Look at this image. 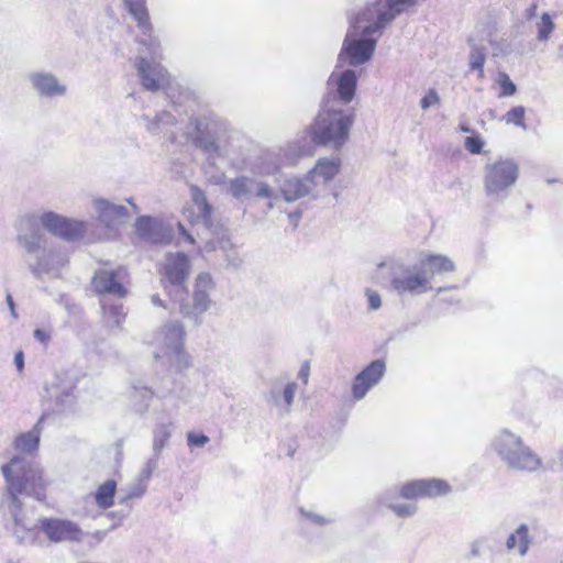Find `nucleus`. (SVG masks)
I'll list each match as a JSON object with an SVG mask.
<instances>
[{
  "label": "nucleus",
  "instance_id": "c03bdc74",
  "mask_svg": "<svg viewBox=\"0 0 563 563\" xmlns=\"http://www.w3.org/2000/svg\"><path fill=\"white\" fill-rule=\"evenodd\" d=\"M146 488H147L146 484L137 481V483H135L129 487L125 497L122 498L120 500V503L122 504L129 499L142 497L145 494Z\"/></svg>",
  "mask_w": 563,
  "mask_h": 563
},
{
  "label": "nucleus",
  "instance_id": "8fccbe9b",
  "mask_svg": "<svg viewBox=\"0 0 563 563\" xmlns=\"http://www.w3.org/2000/svg\"><path fill=\"white\" fill-rule=\"evenodd\" d=\"M189 446L201 448L209 442V438L201 433L189 432L187 435Z\"/></svg>",
  "mask_w": 563,
  "mask_h": 563
},
{
  "label": "nucleus",
  "instance_id": "49530a36",
  "mask_svg": "<svg viewBox=\"0 0 563 563\" xmlns=\"http://www.w3.org/2000/svg\"><path fill=\"white\" fill-rule=\"evenodd\" d=\"M440 102V97L437 90L429 89L426 95L420 100V107L423 110L429 109L430 107L437 106Z\"/></svg>",
  "mask_w": 563,
  "mask_h": 563
},
{
  "label": "nucleus",
  "instance_id": "7c9ffc66",
  "mask_svg": "<svg viewBox=\"0 0 563 563\" xmlns=\"http://www.w3.org/2000/svg\"><path fill=\"white\" fill-rule=\"evenodd\" d=\"M115 490L117 482L114 479H108L102 483L95 494L96 505L102 509H108L113 506Z\"/></svg>",
  "mask_w": 563,
  "mask_h": 563
},
{
  "label": "nucleus",
  "instance_id": "ea45409f",
  "mask_svg": "<svg viewBox=\"0 0 563 563\" xmlns=\"http://www.w3.org/2000/svg\"><path fill=\"white\" fill-rule=\"evenodd\" d=\"M555 25L552 16L549 13H543L540 18V21L537 24L538 29V40L540 42H545L550 38Z\"/></svg>",
  "mask_w": 563,
  "mask_h": 563
},
{
  "label": "nucleus",
  "instance_id": "9d476101",
  "mask_svg": "<svg viewBox=\"0 0 563 563\" xmlns=\"http://www.w3.org/2000/svg\"><path fill=\"white\" fill-rule=\"evenodd\" d=\"M162 284L174 300H183L187 295L185 282L190 273L189 257L181 253H168L161 266Z\"/></svg>",
  "mask_w": 563,
  "mask_h": 563
},
{
  "label": "nucleus",
  "instance_id": "1a4fd4ad",
  "mask_svg": "<svg viewBox=\"0 0 563 563\" xmlns=\"http://www.w3.org/2000/svg\"><path fill=\"white\" fill-rule=\"evenodd\" d=\"M519 178V165L514 158H498L488 162L483 172V187L486 196L504 201Z\"/></svg>",
  "mask_w": 563,
  "mask_h": 563
},
{
  "label": "nucleus",
  "instance_id": "4468645a",
  "mask_svg": "<svg viewBox=\"0 0 563 563\" xmlns=\"http://www.w3.org/2000/svg\"><path fill=\"white\" fill-rule=\"evenodd\" d=\"M357 76L352 69L332 71L328 79L329 93L325 99H335L338 106H347L355 96Z\"/></svg>",
  "mask_w": 563,
  "mask_h": 563
},
{
  "label": "nucleus",
  "instance_id": "20e7f679",
  "mask_svg": "<svg viewBox=\"0 0 563 563\" xmlns=\"http://www.w3.org/2000/svg\"><path fill=\"white\" fill-rule=\"evenodd\" d=\"M377 267L387 271L391 290L398 295L415 296L431 290L432 278L453 272L455 264L446 255L421 252L416 265L409 266L399 258L387 257Z\"/></svg>",
  "mask_w": 563,
  "mask_h": 563
},
{
  "label": "nucleus",
  "instance_id": "5fc2aeb1",
  "mask_svg": "<svg viewBox=\"0 0 563 563\" xmlns=\"http://www.w3.org/2000/svg\"><path fill=\"white\" fill-rule=\"evenodd\" d=\"M278 169H279V164H273L272 166H261L260 173L265 174V175H271V174H274L275 172H277Z\"/></svg>",
  "mask_w": 563,
  "mask_h": 563
},
{
  "label": "nucleus",
  "instance_id": "cd10ccee",
  "mask_svg": "<svg viewBox=\"0 0 563 563\" xmlns=\"http://www.w3.org/2000/svg\"><path fill=\"white\" fill-rule=\"evenodd\" d=\"M46 418V415H42V417L30 431L21 433L15 438L14 448L18 451L32 453L37 450L40 437L43 431V423Z\"/></svg>",
  "mask_w": 563,
  "mask_h": 563
},
{
  "label": "nucleus",
  "instance_id": "ddd939ff",
  "mask_svg": "<svg viewBox=\"0 0 563 563\" xmlns=\"http://www.w3.org/2000/svg\"><path fill=\"white\" fill-rule=\"evenodd\" d=\"M38 532L42 531L45 537L55 543L80 541L84 532L79 526L67 519L42 517L36 523Z\"/></svg>",
  "mask_w": 563,
  "mask_h": 563
},
{
  "label": "nucleus",
  "instance_id": "4c0bfd02",
  "mask_svg": "<svg viewBox=\"0 0 563 563\" xmlns=\"http://www.w3.org/2000/svg\"><path fill=\"white\" fill-rule=\"evenodd\" d=\"M283 152V162L286 165H295L299 157L307 154L306 146H301L297 143L288 144Z\"/></svg>",
  "mask_w": 563,
  "mask_h": 563
},
{
  "label": "nucleus",
  "instance_id": "423d86ee",
  "mask_svg": "<svg viewBox=\"0 0 563 563\" xmlns=\"http://www.w3.org/2000/svg\"><path fill=\"white\" fill-rule=\"evenodd\" d=\"M354 121L353 108L338 106L335 99H325L310 125L309 134L316 144L339 150L349 141Z\"/></svg>",
  "mask_w": 563,
  "mask_h": 563
},
{
  "label": "nucleus",
  "instance_id": "58836bf2",
  "mask_svg": "<svg viewBox=\"0 0 563 563\" xmlns=\"http://www.w3.org/2000/svg\"><path fill=\"white\" fill-rule=\"evenodd\" d=\"M145 123V128L151 133H159L163 128L173 122L174 118L169 113H163L159 115H155L153 120L148 117H143Z\"/></svg>",
  "mask_w": 563,
  "mask_h": 563
},
{
  "label": "nucleus",
  "instance_id": "de8ad7c7",
  "mask_svg": "<svg viewBox=\"0 0 563 563\" xmlns=\"http://www.w3.org/2000/svg\"><path fill=\"white\" fill-rule=\"evenodd\" d=\"M365 296L367 298L368 308L371 310H378L382 307V299L376 290L371 288L365 289Z\"/></svg>",
  "mask_w": 563,
  "mask_h": 563
},
{
  "label": "nucleus",
  "instance_id": "f704fd0d",
  "mask_svg": "<svg viewBox=\"0 0 563 563\" xmlns=\"http://www.w3.org/2000/svg\"><path fill=\"white\" fill-rule=\"evenodd\" d=\"M485 60L486 47L483 45L473 44L468 56V66L471 70H476L478 73V78L481 79L485 77Z\"/></svg>",
  "mask_w": 563,
  "mask_h": 563
},
{
  "label": "nucleus",
  "instance_id": "b1692460",
  "mask_svg": "<svg viewBox=\"0 0 563 563\" xmlns=\"http://www.w3.org/2000/svg\"><path fill=\"white\" fill-rule=\"evenodd\" d=\"M522 443L523 440L520 435L508 429H503L493 438L492 448L507 464Z\"/></svg>",
  "mask_w": 563,
  "mask_h": 563
},
{
  "label": "nucleus",
  "instance_id": "4be33fe9",
  "mask_svg": "<svg viewBox=\"0 0 563 563\" xmlns=\"http://www.w3.org/2000/svg\"><path fill=\"white\" fill-rule=\"evenodd\" d=\"M279 192L287 202H294L306 197L311 199L320 198L307 174L303 177H288L284 179L279 185Z\"/></svg>",
  "mask_w": 563,
  "mask_h": 563
},
{
  "label": "nucleus",
  "instance_id": "2f4dec72",
  "mask_svg": "<svg viewBox=\"0 0 563 563\" xmlns=\"http://www.w3.org/2000/svg\"><path fill=\"white\" fill-rule=\"evenodd\" d=\"M153 396L154 391L150 388L134 386L130 391L131 406L136 412L143 413L148 409Z\"/></svg>",
  "mask_w": 563,
  "mask_h": 563
},
{
  "label": "nucleus",
  "instance_id": "c9c22d12",
  "mask_svg": "<svg viewBox=\"0 0 563 563\" xmlns=\"http://www.w3.org/2000/svg\"><path fill=\"white\" fill-rule=\"evenodd\" d=\"M173 424L168 423H159L155 427L153 431V450L156 454L164 449L167 444L170 435H172Z\"/></svg>",
  "mask_w": 563,
  "mask_h": 563
},
{
  "label": "nucleus",
  "instance_id": "72a5a7b5",
  "mask_svg": "<svg viewBox=\"0 0 563 563\" xmlns=\"http://www.w3.org/2000/svg\"><path fill=\"white\" fill-rule=\"evenodd\" d=\"M101 309L103 320L109 327H119L125 318V311L121 303H108L106 300H101Z\"/></svg>",
  "mask_w": 563,
  "mask_h": 563
},
{
  "label": "nucleus",
  "instance_id": "a878e982",
  "mask_svg": "<svg viewBox=\"0 0 563 563\" xmlns=\"http://www.w3.org/2000/svg\"><path fill=\"white\" fill-rule=\"evenodd\" d=\"M296 391L297 384L295 382H290L285 385L276 382L272 385L266 396V400L283 412H289Z\"/></svg>",
  "mask_w": 563,
  "mask_h": 563
},
{
  "label": "nucleus",
  "instance_id": "f257e3e1",
  "mask_svg": "<svg viewBox=\"0 0 563 563\" xmlns=\"http://www.w3.org/2000/svg\"><path fill=\"white\" fill-rule=\"evenodd\" d=\"M66 241L84 238L88 222L67 218L54 211H45L36 218L24 214L16 221V243L27 254L29 269L36 277L56 274L68 262V254L59 246L48 244L40 225Z\"/></svg>",
  "mask_w": 563,
  "mask_h": 563
},
{
  "label": "nucleus",
  "instance_id": "2eb2a0df",
  "mask_svg": "<svg viewBox=\"0 0 563 563\" xmlns=\"http://www.w3.org/2000/svg\"><path fill=\"white\" fill-rule=\"evenodd\" d=\"M97 221L109 230L128 222L130 214L125 206L118 205L107 198L96 197L91 201Z\"/></svg>",
  "mask_w": 563,
  "mask_h": 563
},
{
  "label": "nucleus",
  "instance_id": "412c9836",
  "mask_svg": "<svg viewBox=\"0 0 563 563\" xmlns=\"http://www.w3.org/2000/svg\"><path fill=\"white\" fill-rule=\"evenodd\" d=\"M136 234L151 243H167L172 239V232L163 221L152 217H139L135 221Z\"/></svg>",
  "mask_w": 563,
  "mask_h": 563
},
{
  "label": "nucleus",
  "instance_id": "6e6552de",
  "mask_svg": "<svg viewBox=\"0 0 563 563\" xmlns=\"http://www.w3.org/2000/svg\"><path fill=\"white\" fill-rule=\"evenodd\" d=\"M185 329L179 321H170L154 332L150 344L153 356L166 366H188L189 357L184 351Z\"/></svg>",
  "mask_w": 563,
  "mask_h": 563
},
{
  "label": "nucleus",
  "instance_id": "680f3d73",
  "mask_svg": "<svg viewBox=\"0 0 563 563\" xmlns=\"http://www.w3.org/2000/svg\"><path fill=\"white\" fill-rule=\"evenodd\" d=\"M223 180H224V176H223V175H221V176H219V177L214 178V180H213V181H214L216 184H221Z\"/></svg>",
  "mask_w": 563,
  "mask_h": 563
},
{
  "label": "nucleus",
  "instance_id": "473e14b6",
  "mask_svg": "<svg viewBox=\"0 0 563 563\" xmlns=\"http://www.w3.org/2000/svg\"><path fill=\"white\" fill-rule=\"evenodd\" d=\"M232 246L233 245L229 240L219 241V245H216L213 241H208L203 247V251L210 252L217 250L218 247L221 249L225 255L228 265L238 268L242 265L243 260L238 253L233 252Z\"/></svg>",
  "mask_w": 563,
  "mask_h": 563
},
{
  "label": "nucleus",
  "instance_id": "6ab92c4d",
  "mask_svg": "<svg viewBox=\"0 0 563 563\" xmlns=\"http://www.w3.org/2000/svg\"><path fill=\"white\" fill-rule=\"evenodd\" d=\"M386 372V363L383 360H375L360 372L352 384V396L355 400L363 399L367 393L376 386Z\"/></svg>",
  "mask_w": 563,
  "mask_h": 563
},
{
  "label": "nucleus",
  "instance_id": "e2e57ef3",
  "mask_svg": "<svg viewBox=\"0 0 563 563\" xmlns=\"http://www.w3.org/2000/svg\"><path fill=\"white\" fill-rule=\"evenodd\" d=\"M461 130H462L463 132H470V131H471V129H470L468 126H465V125H462V126H461Z\"/></svg>",
  "mask_w": 563,
  "mask_h": 563
},
{
  "label": "nucleus",
  "instance_id": "a18cd8bd",
  "mask_svg": "<svg viewBox=\"0 0 563 563\" xmlns=\"http://www.w3.org/2000/svg\"><path fill=\"white\" fill-rule=\"evenodd\" d=\"M484 141L478 135L467 136L464 141L465 148L472 154H481Z\"/></svg>",
  "mask_w": 563,
  "mask_h": 563
},
{
  "label": "nucleus",
  "instance_id": "7ed1b4c3",
  "mask_svg": "<svg viewBox=\"0 0 563 563\" xmlns=\"http://www.w3.org/2000/svg\"><path fill=\"white\" fill-rule=\"evenodd\" d=\"M398 14L383 0H375L362 8L351 19L339 63L347 60L351 66H360L368 62L375 51L377 37Z\"/></svg>",
  "mask_w": 563,
  "mask_h": 563
},
{
  "label": "nucleus",
  "instance_id": "f8f14e48",
  "mask_svg": "<svg viewBox=\"0 0 563 563\" xmlns=\"http://www.w3.org/2000/svg\"><path fill=\"white\" fill-rule=\"evenodd\" d=\"M227 191L235 199L250 198L252 196L261 199H267L268 209L274 208V200L278 195L267 183L255 180L247 176H238L227 181Z\"/></svg>",
  "mask_w": 563,
  "mask_h": 563
},
{
  "label": "nucleus",
  "instance_id": "e433bc0d",
  "mask_svg": "<svg viewBox=\"0 0 563 563\" xmlns=\"http://www.w3.org/2000/svg\"><path fill=\"white\" fill-rule=\"evenodd\" d=\"M526 118V109L522 106H517L511 108L509 111H507L504 117L503 121L506 124H514L516 126H519L523 130L527 129V125L525 123Z\"/></svg>",
  "mask_w": 563,
  "mask_h": 563
},
{
  "label": "nucleus",
  "instance_id": "5701e85b",
  "mask_svg": "<svg viewBox=\"0 0 563 563\" xmlns=\"http://www.w3.org/2000/svg\"><path fill=\"white\" fill-rule=\"evenodd\" d=\"M190 192L192 202L183 209V214L191 223H201L208 228L211 223L212 207L198 187H191Z\"/></svg>",
  "mask_w": 563,
  "mask_h": 563
},
{
  "label": "nucleus",
  "instance_id": "c756f323",
  "mask_svg": "<svg viewBox=\"0 0 563 563\" xmlns=\"http://www.w3.org/2000/svg\"><path fill=\"white\" fill-rule=\"evenodd\" d=\"M399 495L398 488H391L387 490L383 497L384 504H386L398 517H411L416 514L417 507L412 504H398L395 503V498Z\"/></svg>",
  "mask_w": 563,
  "mask_h": 563
},
{
  "label": "nucleus",
  "instance_id": "9b49d317",
  "mask_svg": "<svg viewBox=\"0 0 563 563\" xmlns=\"http://www.w3.org/2000/svg\"><path fill=\"white\" fill-rule=\"evenodd\" d=\"M217 287L213 276L208 272H200L192 284L191 303L186 301V296L179 302L180 312L190 319L199 320L213 306L211 298Z\"/></svg>",
  "mask_w": 563,
  "mask_h": 563
},
{
  "label": "nucleus",
  "instance_id": "4d7b16f0",
  "mask_svg": "<svg viewBox=\"0 0 563 563\" xmlns=\"http://www.w3.org/2000/svg\"><path fill=\"white\" fill-rule=\"evenodd\" d=\"M300 216H301L300 212L289 213V220L294 228L297 227Z\"/></svg>",
  "mask_w": 563,
  "mask_h": 563
},
{
  "label": "nucleus",
  "instance_id": "13d9d810",
  "mask_svg": "<svg viewBox=\"0 0 563 563\" xmlns=\"http://www.w3.org/2000/svg\"><path fill=\"white\" fill-rule=\"evenodd\" d=\"M7 303L10 308L11 314L15 318L16 314H15V310H14V302H13V298L11 297V295L7 296Z\"/></svg>",
  "mask_w": 563,
  "mask_h": 563
},
{
  "label": "nucleus",
  "instance_id": "bb28decb",
  "mask_svg": "<svg viewBox=\"0 0 563 563\" xmlns=\"http://www.w3.org/2000/svg\"><path fill=\"white\" fill-rule=\"evenodd\" d=\"M507 466L522 472H536L542 467L540 456L525 442L507 463Z\"/></svg>",
  "mask_w": 563,
  "mask_h": 563
},
{
  "label": "nucleus",
  "instance_id": "39448f33",
  "mask_svg": "<svg viewBox=\"0 0 563 563\" xmlns=\"http://www.w3.org/2000/svg\"><path fill=\"white\" fill-rule=\"evenodd\" d=\"M124 4L131 15L134 18L142 36L139 40L140 53L147 54V57L141 55L136 58V69L141 84L147 90H159L168 85L167 70L155 60L161 55V44L152 35V24L145 8V0H124Z\"/></svg>",
  "mask_w": 563,
  "mask_h": 563
},
{
  "label": "nucleus",
  "instance_id": "a211bd4d",
  "mask_svg": "<svg viewBox=\"0 0 563 563\" xmlns=\"http://www.w3.org/2000/svg\"><path fill=\"white\" fill-rule=\"evenodd\" d=\"M397 488L399 496L406 499L439 497L450 492V485L445 481L437 478L416 479Z\"/></svg>",
  "mask_w": 563,
  "mask_h": 563
},
{
  "label": "nucleus",
  "instance_id": "79ce46f5",
  "mask_svg": "<svg viewBox=\"0 0 563 563\" xmlns=\"http://www.w3.org/2000/svg\"><path fill=\"white\" fill-rule=\"evenodd\" d=\"M300 519L303 525H316V526H324L329 522H331L330 518H325L323 516H320L318 514H314L313 511H308L305 509H299Z\"/></svg>",
  "mask_w": 563,
  "mask_h": 563
},
{
  "label": "nucleus",
  "instance_id": "37998d69",
  "mask_svg": "<svg viewBox=\"0 0 563 563\" xmlns=\"http://www.w3.org/2000/svg\"><path fill=\"white\" fill-rule=\"evenodd\" d=\"M487 539L484 537L477 538L473 540L470 544L468 559H478L481 558L487 548Z\"/></svg>",
  "mask_w": 563,
  "mask_h": 563
},
{
  "label": "nucleus",
  "instance_id": "dca6fc26",
  "mask_svg": "<svg viewBox=\"0 0 563 563\" xmlns=\"http://www.w3.org/2000/svg\"><path fill=\"white\" fill-rule=\"evenodd\" d=\"M31 88L44 98H62L68 92L67 84L48 70H34L27 74Z\"/></svg>",
  "mask_w": 563,
  "mask_h": 563
},
{
  "label": "nucleus",
  "instance_id": "603ef678",
  "mask_svg": "<svg viewBox=\"0 0 563 563\" xmlns=\"http://www.w3.org/2000/svg\"><path fill=\"white\" fill-rule=\"evenodd\" d=\"M14 364L19 373H21L24 368V354L22 351H19L14 355Z\"/></svg>",
  "mask_w": 563,
  "mask_h": 563
},
{
  "label": "nucleus",
  "instance_id": "6e6d98bb",
  "mask_svg": "<svg viewBox=\"0 0 563 563\" xmlns=\"http://www.w3.org/2000/svg\"><path fill=\"white\" fill-rule=\"evenodd\" d=\"M178 229H179V232H180V234L183 235V238H184L188 243H190V244H194V243H195V239H194V236H192L191 234H189V233L185 230V228H184V225H183L181 223H178Z\"/></svg>",
  "mask_w": 563,
  "mask_h": 563
},
{
  "label": "nucleus",
  "instance_id": "0eeeda50",
  "mask_svg": "<svg viewBox=\"0 0 563 563\" xmlns=\"http://www.w3.org/2000/svg\"><path fill=\"white\" fill-rule=\"evenodd\" d=\"M229 131V123L211 111L192 115L187 123L184 135L186 141L203 151L210 157L222 156L219 141Z\"/></svg>",
  "mask_w": 563,
  "mask_h": 563
},
{
  "label": "nucleus",
  "instance_id": "864d4df0",
  "mask_svg": "<svg viewBox=\"0 0 563 563\" xmlns=\"http://www.w3.org/2000/svg\"><path fill=\"white\" fill-rule=\"evenodd\" d=\"M309 372H310V367H309V364L308 363H305L299 373H298V377L300 379H302L303 384H307L308 383V377H309Z\"/></svg>",
  "mask_w": 563,
  "mask_h": 563
},
{
  "label": "nucleus",
  "instance_id": "bf43d9fd",
  "mask_svg": "<svg viewBox=\"0 0 563 563\" xmlns=\"http://www.w3.org/2000/svg\"><path fill=\"white\" fill-rule=\"evenodd\" d=\"M151 300H152L154 306H162L163 305V301H162V299L159 298L158 295H153L151 297Z\"/></svg>",
  "mask_w": 563,
  "mask_h": 563
},
{
  "label": "nucleus",
  "instance_id": "393cba45",
  "mask_svg": "<svg viewBox=\"0 0 563 563\" xmlns=\"http://www.w3.org/2000/svg\"><path fill=\"white\" fill-rule=\"evenodd\" d=\"M78 377L74 371H65L56 375V382L52 394L60 405L73 406L77 387Z\"/></svg>",
  "mask_w": 563,
  "mask_h": 563
},
{
  "label": "nucleus",
  "instance_id": "f03ea898",
  "mask_svg": "<svg viewBox=\"0 0 563 563\" xmlns=\"http://www.w3.org/2000/svg\"><path fill=\"white\" fill-rule=\"evenodd\" d=\"M1 473L7 483L4 503L10 519L9 530L19 544L35 545L38 542V530L36 525H29L26 510L19 495L25 494L43 500L46 489L43 471L36 463L16 455L1 466Z\"/></svg>",
  "mask_w": 563,
  "mask_h": 563
},
{
  "label": "nucleus",
  "instance_id": "aec40b11",
  "mask_svg": "<svg viewBox=\"0 0 563 563\" xmlns=\"http://www.w3.org/2000/svg\"><path fill=\"white\" fill-rule=\"evenodd\" d=\"M126 271L122 267L117 269H100L92 279L95 289L100 294H111L118 297L125 295L124 283Z\"/></svg>",
  "mask_w": 563,
  "mask_h": 563
},
{
  "label": "nucleus",
  "instance_id": "a19ab883",
  "mask_svg": "<svg viewBox=\"0 0 563 563\" xmlns=\"http://www.w3.org/2000/svg\"><path fill=\"white\" fill-rule=\"evenodd\" d=\"M497 82L500 86L498 97H510L516 93L517 87L506 73H499Z\"/></svg>",
  "mask_w": 563,
  "mask_h": 563
},
{
  "label": "nucleus",
  "instance_id": "052dcab7",
  "mask_svg": "<svg viewBox=\"0 0 563 563\" xmlns=\"http://www.w3.org/2000/svg\"><path fill=\"white\" fill-rule=\"evenodd\" d=\"M128 202L132 207L134 213L140 212V209H139L137 205L134 202L133 198H129Z\"/></svg>",
  "mask_w": 563,
  "mask_h": 563
},
{
  "label": "nucleus",
  "instance_id": "3c124183",
  "mask_svg": "<svg viewBox=\"0 0 563 563\" xmlns=\"http://www.w3.org/2000/svg\"><path fill=\"white\" fill-rule=\"evenodd\" d=\"M34 338L44 344L45 346L48 345L51 339H52V332L46 329H36L34 331Z\"/></svg>",
  "mask_w": 563,
  "mask_h": 563
},
{
  "label": "nucleus",
  "instance_id": "f3484780",
  "mask_svg": "<svg viewBox=\"0 0 563 563\" xmlns=\"http://www.w3.org/2000/svg\"><path fill=\"white\" fill-rule=\"evenodd\" d=\"M342 162L339 157H321L307 173V176L318 195L322 197L328 191L329 184L339 175Z\"/></svg>",
  "mask_w": 563,
  "mask_h": 563
},
{
  "label": "nucleus",
  "instance_id": "c85d7f7f",
  "mask_svg": "<svg viewBox=\"0 0 563 563\" xmlns=\"http://www.w3.org/2000/svg\"><path fill=\"white\" fill-rule=\"evenodd\" d=\"M531 538L529 536V528L527 525H520L506 540V548L509 552L517 551L523 558L529 551Z\"/></svg>",
  "mask_w": 563,
  "mask_h": 563
},
{
  "label": "nucleus",
  "instance_id": "09e8293b",
  "mask_svg": "<svg viewBox=\"0 0 563 563\" xmlns=\"http://www.w3.org/2000/svg\"><path fill=\"white\" fill-rule=\"evenodd\" d=\"M156 460H148L140 473L139 482H142L147 485V482L152 477L153 472L156 470Z\"/></svg>",
  "mask_w": 563,
  "mask_h": 563
}]
</instances>
